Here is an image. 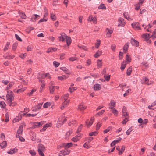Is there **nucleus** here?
Returning <instances> with one entry per match:
<instances>
[{
	"mask_svg": "<svg viewBox=\"0 0 156 156\" xmlns=\"http://www.w3.org/2000/svg\"><path fill=\"white\" fill-rule=\"evenodd\" d=\"M43 103H39L37 105L36 107L37 110L41 108V106H42Z\"/></svg>",
	"mask_w": 156,
	"mask_h": 156,
	"instance_id": "nucleus-59",
	"label": "nucleus"
},
{
	"mask_svg": "<svg viewBox=\"0 0 156 156\" xmlns=\"http://www.w3.org/2000/svg\"><path fill=\"white\" fill-rule=\"evenodd\" d=\"M8 94L6 95V98L7 99L8 101L11 102L14 99V97L13 95L12 94H9V91L7 92Z\"/></svg>",
	"mask_w": 156,
	"mask_h": 156,
	"instance_id": "nucleus-1",
	"label": "nucleus"
},
{
	"mask_svg": "<svg viewBox=\"0 0 156 156\" xmlns=\"http://www.w3.org/2000/svg\"><path fill=\"white\" fill-rule=\"evenodd\" d=\"M62 153L64 155H66L69 154L70 152V151H64L62 150L61 151Z\"/></svg>",
	"mask_w": 156,
	"mask_h": 156,
	"instance_id": "nucleus-31",
	"label": "nucleus"
},
{
	"mask_svg": "<svg viewBox=\"0 0 156 156\" xmlns=\"http://www.w3.org/2000/svg\"><path fill=\"white\" fill-rule=\"evenodd\" d=\"M101 61L99 60H98L97 62V67L98 68H101L102 66Z\"/></svg>",
	"mask_w": 156,
	"mask_h": 156,
	"instance_id": "nucleus-34",
	"label": "nucleus"
},
{
	"mask_svg": "<svg viewBox=\"0 0 156 156\" xmlns=\"http://www.w3.org/2000/svg\"><path fill=\"white\" fill-rule=\"evenodd\" d=\"M0 105L1 108H5L6 104L4 101H1L0 102Z\"/></svg>",
	"mask_w": 156,
	"mask_h": 156,
	"instance_id": "nucleus-28",
	"label": "nucleus"
},
{
	"mask_svg": "<svg viewBox=\"0 0 156 156\" xmlns=\"http://www.w3.org/2000/svg\"><path fill=\"white\" fill-rule=\"evenodd\" d=\"M76 120H74V121H72V122H69V123H68V125L69 126H72V125H76Z\"/></svg>",
	"mask_w": 156,
	"mask_h": 156,
	"instance_id": "nucleus-38",
	"label": "nucleus"
},
{
	"mask_svg": "<svg viewBox=\"0 0 156 156\" xmlns=\"http://www.w3.org/2000/svg\"><path fill=\"white\" fill-rule=\"evenodd\" d=\"M129 44V43H127L125 44V45L124 46L123 48V50L124 53H126V51H127Z\"/></svg>",
	"mask_w": 156,
	"mask_h": 156,
	"instance_id": "nucleus-13",
	"label": "nucleus"
},
{
	"mask_svg": "<svg viewBox=\"0 0 156 156\" xmlns=\"http://www.w3.org/2000/svg\"><path fill=\"white\" fill-rule=\"evenodd\" d=\"M149 36H150V34H147V33L144 34H143L142 35V37L143 38H144L145 41L147 39L149 38Z\"/></svg>",
	"mask_w": 156,
	"mask_h": 156,
	"instance_id": "nucleus-21",
	"label": "nucleus"
},
{
	"mask_svg": "<svg viewBox=\"0 0 156 156\" xmlns=\"http://www.w3.org/2000/svg\"><path fill=\"white\" fill-rule=\"evenodd\" d=\"M36 91V89H32L31 91V92L30 93H28L27 94L29 96H31L32 94H33V92H35Z\"/></svg>",
	"mask_w": 156,
	"mask_h": 156,
	"instance_id": "nucleus-52",
	"label": "nucleus"
},
{
	"mask_svg": "<svg viewBox=\"0 0 156 156\" xmlns=\"http://www.w3.org/2000/svg\"><path fill=\"white\" fill-rule=\"evenodd\" d=\"M140 8V5L139 3H138L136 4V7L135 8V9L137 10H138Z\"/></svg>",
	"mask_w": 156,
	"mask_h": 156,
	"instance_id": "nucleus-62",
	"label": "nucleus"
},
{
	"mask_svg": "<svg viewBox=\"0 0 156 156\" xmlns=\"http://www.w3.org/2000/svg\"><path fill=\"white\" fill-rule=\"evenodd\" d=\"M142 64L146 67H148L149 64L148 63L146 62H143L142 63Z\"/></svg>",
	"mask_w": 156,
	"mask_h": 156,
	"instance_id": "nucleus-58",
	"label": "nucleus"
},
{
	"mask_svg": "<svg viewBox=\"0 0 156 156\" xmlns=\"http://www.w3.org/2000/svg\"><path fill=\"white\" fill-rule=\"evenodd\" d=\"M9 44L10 43L9 42H7L6 43V45L4 48V50L5 51L8 49V47H9Z\"/></svg>",
	"mask_w": 156,
	"mask_h": 156,
	"instance_id": "nucleus-60",
	"label": "nucleus"
},
{
	"mask_svg": "<svg viewBox=\"0 0 156 156\" xmlns=\"http://www.w3.org/2000/svg\"><path fill=\"white\" fill-rule=\"evenodd\" d=\"M64 99L65 100V101L62 103V106L61 107V109H63L64 107H66L67 105L68 104L67 101V98H64Z\"/></svg>",
	"mask_w": 156,
	"mask_h": 156,
	"instance_id": "nucleus-11",
	"label": "nucleus"
},
{
	"mask_svg": "<svg viewBox=\"0 0 156 156\" xmlns=\"http://www.w3.org/2000/svg\"><path fill=\"white\" fill-rule=\"evenodd\" d=\"M93 88L95 91L99 90L101 89V86L99 84H96L94 85Z\"/></svg>",
	"mask_w": 156,
	"mask_h": 156,
	"instance_id": "nucleus-9",
	"label": "nucleus"
},
{
	"mask_svg": "<svg viewBox=\"0 0 156 156\" xmlns=\"http://www.w3.org/2000/svg\"><path fill=\"white\" fill-rule=\"evenodd\" d=\"M51 104L50 102H47L44 104L43 107L45 108H47L48 106H50Z\"/></svg>",
	"mask_w": 156,
	"mask_h": 156,
	"instance_id": "nucleus-36",
	"label": "nucleus"
},
{
	"mask_svg": "<svg viewBox=\"0 0 156 156\" xmlns=\"http://www.w3.org/2000/svg\"><path fill=\"white\" fill-rule=\"evenodd\" d=\"M126 59L125 61H126V62H130L131 61V59L130 58H129V55L128 54H127L126 55Z\"/></svg>",
	"mask_w": 156,
	"mask_h": 156,
	"instance_id": "nucleus-44",
	"label": "nucleus"
},
{
	"mask_svg": "<svg viewBox=\"0 0 156 156\" xmlns=\"http://www.w3.org/2000/svg\"><path fill=\"white\" fill-rule=\"evenodd\" d=\"M130 42L133 45L135 46L136 47L138 46L139 45V42L133 38L131 39Z\"/></svg>",
	"mask_w": 156,
	"mask_h": 156,
	"instance_id": "nucleus-2",
	"label": "nucleus"
},
{
	"mask_svg": "<svg viewBox=\"0 0 156 156\" xmlns=\"http://www.w3.org/2000/svg\"><path fill=\"white\" fill-rule=\"evenodd\" d=\"M7 145V143L6 142V141H4L0 145V146L1 148L3 149Z\"/></svg>",
	"mask_w": 156,
	"mask_h": 156,
	"instance_id": "nucleus-25",
	"label": "nucleus"
},
{
	"mask_svg": "<svg viewBox=\"0 0 156 156\" xmlns=\"http://www.w3.org/2000/svg\"><path fill=\"white\" fill-rule=\"evenodd\" d=\"M82 127V125L81 124L80 125V126L78 127V128L77 129V131H76L77 133H78L81 131Z\"/></svg>",
	"mask_w": 156,
	"mask_h": 156,
	"instance_id": "nucleus-57",
	"label": "nucleus"
},
{
	"mask_svg": "<svg viewBox=\"0 0 156 156\" xmlns=\"http://www.w3.org/2000/svg\"><path fill=\"white\" fill-rule=\"evenodd\" d=\"M37 115V114H27L26 115V117H30L31 116L32 117H34L36 116Z\"/></svg>",
	"mask_w": 156,
	"mask_h": 156,
	"instance_id": "nucleus-53",
	"label": "nucleus"
},
{
	"mask_svg": "<svg viewBox=\"0 0 156 156\" xmlns=\"http://www.w3.org/2000/svg\"><path fill=\"white\" fill-rule=\"evenodd\" d=\"M118 143V141H117V140H114L110 144L111 147H112L113 146L115 145L116 144Z\"/></svg>",
	"mask_w": 156,
	"mask_h": 156,
	"instance_id": "nucleus-46",
	"label": "nucleus"
},
{
	"mask_svg": "<svg viewBox=\"0 0 156 156\" xmlns=\"http://www.w3.org/2000/svg\"><path fill=\"white\" fill-rule=\"evenodd\" d=\"M81 135V134H79L78 135L72 138V140L74 142H76L80 139Z\"/></svg>",
	"mask_w": 156,
	"mask_h": 156,
	"instance_id": "nucleus-3",
	"label": "nucleus"
},
{
	"mask_svg": "<svg viewBox=\"0 0 156 156\" xmlns=\"http://www.w3.org/2000/svg\"><path fill=\"white\" fill-rule=\"evenodd\" d=\"M102 52L101 51H98L96 52L94 55V57L96 58H98L102 54Z\"/></svg>",
	"mask_w": 156,
	"mask_h": 156,
	"instance_id": "nucleus-20",
	"label": "nucleus"
},
{
	"mask_svg": "<svg viewBox=\"0 0 156 156\" xmlns=\"http://www.w3.org/2000/svg\"><path fill=\"white\" fill-rule=\"evenodd\" d=\"M137 24H139V23L138 22L137 23L136 22V23H132V24L131 25L133 28H135L136 27V26H137Z\"/></svg>",
	"mask_w": 156,
	"mask_h": 156,
	"instance_id": "nucleus-63",
	"label": "nucleus"
},
{
	"mask_svg": "<svg viewBox=\"0 0 156 156\" xmlns=\"http://www.w3.org/2000/svg\"><path fill=\"white\" fill-rule=\"evenodd\" d=\"M100 44V40H97L96 43H95V47L98 48Z\"/></svg>",
	"mask_w": 156,
	"mask_h": 156,
	"instance_id": "nucleus-32",
	"label": "nucleus"
},
{
	"mask_svg": "<svg viewBox=\"0 0 156 156\" xmlns=\"http://www.w3.org/2000/svg\"><path fill=\"white\" fill-rule=\"evenodd\" d=\"M112 129V127L109 126L106 129H105L104 131V133H106L109 132L110 130Z\"/></svg>",
	"mask_w": 156,
	"mask_h": 156,
	"instance_id": "nucleus-48",
	"label": "nucleus"
},
{
	"mask_svg": "<svg viewBox=\"0 0 156 156\" xmlns=\"http://www.w3.org/2000/svg\"><path fill=\"white\" fill-rule=\"evenodd\" d=\"M98 9H106V7L105 6V5L101 3L100 5L98 7Z\"/></svg>",
	"mask_w": 156,
	"mask_h": 156,
	"instance_id": "nucleus-24",
	"label": "nucleus"
},
{
	"mask_svg": "<svg viewBox=\"0 0 156 156\" xmlns=\"http://www.w3.org/2000/svg\"><path fill=\"white\" fill-rule=\"evenodd\" d=\"M13 85V83H10L7 86L6 89L7 90L10 89L11 87Z\"/></svg>",
	"mask_w": 156,
	"mask_h": 156,
	"instance_id": "nucleus-55",
	"label": "nucleus"
},
{
	"mask_svg": "<svg viewBox=\"0 0 156 156\" xmlns=\"http://www.w3.org/2000/svg\"><path fill=\"white\" fill-rule=\"evenodd\" d=\"M15 37L16 39L18 41L22 42V39L20 37L16 34H15Z\"/></svg>",
	"mask_w": 156,
	"mask_h": 156,
	"instance_id": "nucleus-50",
	"label": "nucleus"
},
{
	"mask_svg": "<svg viewBox=\"0 0 156 156\" xmlns=\"http://www.w3.org/2000/svg\"><path fill=\"white\" fill-rule=\"evenodd\" d=\"M50 17L51 19L54 21L56 20V17L55 15L53 14V13H52L50 14Z\"/></svg>",
	"mask_w": 156,
	"mask_h": 156,
	"instance_id": "nucleus-40",
	"label": "nucleus"
},
{
	"mask_svg": "<svg viewBox=\"0 0 156 156\" xmlns=\"http://www.w3.org/2000/svg\"><path fill=\"white\" fill-rule=\"evenodd\" d=\"M38 150H40V151H43L44 152L45 150V148L43 144H38Z\"/></svg>",
	"mask_w": 156,
	"mask_h": 156,
	"instance_id": "nucleus-8",
	"label": "nucleus"
},
{
	"mask_svg": "<svg viewBox=\"0 0 156 156\" xmlns=\"http://www.w3.org/2000/svg\"><path fill=\"white\" fill-rule=\"evenodd\" d=\"M20 16L21 17V18L23 19H25L26 17V15L23 13H21L20 15Z\"/></svg>",
	"mask_w": 156,
	"mask_h": 156,
	"instance_id": "nucleus-49",
	"label": "nucleus"
},
{
	"mask_svg": "<svg viewBox=\"0 0 156 156\" xmlns=\"http://www.w3.org/2000/svg\"><path fill=\"white\" fill-rule=\"evenodd\" d=\"M23 126H21L19 128L18 130L17 131V133L18 134H22L23 131Z\"/></svg>",
	"mask_w": 156,
	"mask_h": 156,
	"instance_id": "nucleus-29",
	"label": "nucleus"
},
{
	"mask_svg": "<svg viewBox=\"0 0 156 156\" xmlns=\"http://www.w3.org/2000/svg\"><path fill=\"white\" fill-rule=\"evenodd\" d=\"M72 132V130H71L68 131L66 134V137H68Z\"/></svg>",
	"mask_w": 156,
	"mask_h": 156,
	"instance_id": "nucleus-43",
	"label": "nucleus"
},
{
	"mask_svg": "<svg viewBox=\"0 0 156 156\" xmlns=\"http://www.w3.org/2000/svg\"><path fill=\"white\" fill-rule=\"evenodd\" d=\"M29 152L32 156H34L36 155V153L34 150H29Z\"/></svg>",
	"mask_w": 156,
	"mask_h": 156,
	"instance_id": "nucleus-33",
	"label": "nucleus"
},
{
	"mask_svg": "<svg viewBox=\"0 0 156 156\" xmlns=\"http://www.w3.org/2000/svg\"><path fill=\"white\" fill-rule=\"evenodd\" d=\"M149 79L147 77H145L144 79V81L143 83L145 84H147V85H150L151 83H149Z\"/></svg>",
	"mask_w": 156,
	"mask_h": 156,
	"instance_id": "nucleus-35",
	"label": "nucleus"
},
{
	"mask_svg": "<svg viewBox=\"0 0 156 156\" xmlns=\"http://www.w3.org/2000/svg\"><path fill=\"white\" fill-rule=\"evenodd\" d=\"M132 71V67L131 66L129 67L126 71V75L129 76L130 75Z\"/></svg>",
	"mask_w": 156,
	"mask_h": 156,
	"instance_id": "nucleus-19",
	"label": "nucleus"
},
{
	"mask_svg": "<svg viewBox=\"0 0 156 156\" xmlns=\"http://www.w3.org/2000/svg\"><path fill=\"white\" fill-rule=\"evenodd\" d=\"M94 120V117H91L90 121L89 122V123L87 125V127L88 128L90 127L93 123V121Z\"/></svg>",
	"mask_w": 156,
	"mask_h": 156,
	"instance_id": "nucleus-15",
	"label": "nucleus"
},
{
	"mask_svg": "<svg viewBox=\"0 0 156 156\" xmlns=\"http://www.w3.org/2000/svg\"><path fill=\"white\" fill-rule=\"evenodd\" d=\"M76 89H75V88L74 87H70L69 88V91L71 92L72 93L73 91H74Z\"/></svg>",
	"mask_w": 156,
	"mask_h": 156,
	"instance_id": "nucleus-64",
	"label": "nucleus"
},
{
	"mask_svg": "<svg viewBox=\"0 0 156 156\" xmlns=\"http://www.w3.org/2000/svg\"><path fill=\"white\" fill-rule=\"evenodd\" d=\"M21 118L22 116L21 115H20V116H17L16 118L14 119L13 120V122H18L21 119Z\"/></svg>",
	"mask_w": 156,
	"mask_h": 156,
	"instance_id": "nucleus-17",
	"label": "nucleus"
},
{
	"mask_svg": "<svg viewBox=\"0 0 156 156\" xmlns=\"http://www.w3.org/2000/svg\"><path fill=\"white\" fill-rule=\"evenodd\" d=\"M125 149V147L123 145L121 147V150L119 151V155L122 154L123 152L124 151Z\"/></svg>",
	"mask_w": 156,
	"mask_h": 156,
	"instance_id": "nucleus-27",
	"label": "nucleus"
},
{
	"mask_svg": "<svg viewBox=\"0 0 156 156\" xmlns=\"http://www.w3.org/2000/svg\"><path fill=\"white\" fill-rule=\"evenodd\" d=\"M17 150L18 149H16L15 148L13 149H10L9 151L7 152V153L10 154H12L16 152Z\"/></svg>",
	"mask_w": 156,
	"mask_h": 156,
	"instance_id": "nucleus-14",
	"label": "nucleus"
},
{
	"mask_svg": "<svg viewBox=\"0 0 156 156\" xmlns=\"http://www.w3.org/2000/svg\"><path fill=\"white\" fill-rule=\"evenodd\" d=\"M67 78V77L65 76V75H62V76H58V79L61 80H64Z\"/></svg>",
	"mask_w": 156,
	"mask_h": 156,
	"instance_id": "nucleus-41",
	"label": "nucleus"
},
{
	"mask_svg": "<svg viewBox=\"0 0 156 156\" xmlns=\"http://www.w3.org/2000/svg\"><path fill=\"white\" fill-rule=\"evenodd\" d=\"M61 36L58 37L59 40L60 41H63L65 39L66 37V35L64 33H62L60 34Z\"/></svg>",
	"mask_w": 156,
	"mask_h": 156,
	"instance_id": "nucleus-7",
	"label": "nucleus"
},
{
	"mask_svg": "<svg viewBox=\"0 0 156 156\" xmlns=\"http://www.w3.org/2000/svg\"><path fill=\"white\" fill-rule=\"evenodd\" d=\"M39 154L41 156H45L43 153V151H40V149L37 150Z\"/></svg>",
	"mask_w": 156,
	"mask_h": 156,
	"instance_id": "nucleus-54",
	"label": "nucleus"
},
{
	"mask_svg": "<svg viewBox=\"0 0 156 156\" xmlns=\"http://www.w3.org/2000/svg\"><path fill=\"white\" fill-rule=\"evenodd\" d=\"M57 50V48H48L46 51L47 53H49L50 52L53 51H55Z\"/></svg>",
	"mask_w": 156,
	"mask_h": 156,
	"instance_id": "nucleus-12",
	"label": "nucleus"
},
{
	"mask_svg": "<svg viewBox=\"0 0 156 156\" xmlns=\"http://www.w3.org/2000/svg\"><path fill=\"white\" fill-rule=\"evenodd\" d=\"M110 108L112 109V112L115 115H117V114L118 113V112L116 110V109L114 108L113 107H111Z\"/></svg>",
	"mask_w": 156,
	"mask_h": 156,
	"instance_id": "nucleus-18",
	"label": "nucleus"
},
{
	"mask_svg": "<svg viewBox=\"0 0 156 156\" xmlns=\"http://www.w3.org/2000/svg\"><path fill=\"white\" fill-rule=\"evenodd\" d=\"M49 87L50 92L51 93H52L54 91L55 86H49Z\"/></svg>",
	"mask_w": 156,
	"mask_h": 156,
	"instance_id": "nucleus-37",
	"label": "nucleus"
},
{
	"mask_svg": "<svg viewBox=\"0 0 156 156\" xmlns=\"http://www.w3.org/2000/svg\"><path fill=\"white\" fill-rule=\"evenodd\" d=\"M123 16L125 18L127 19L128 20H129L130 19V18H129V17H127L128 16V12H125L123 13Z\"/></svg>",
	"mask_w": 156,
	"mask_h": 156,
	"instance_id": "nucleus-39",
	"label": "nucleus"
},
{
	"mask_svg": "<svg viewBox=\"0 0 156 156\" xmlns=\"http://www.w3.org/2000/svg\"><path fill=\"white\" fill-rule=\"evenodd\" d=\"M87 107L86 106H84L82 105H79L78 109L80 111H82L86 108Z\"/></svg>",
	"mask_w": 156,
	"mask_h": 156,
	"instance_id": "nucleus-23",
	"label": "nucleus"
},
{
	"mask_svg": "<svg viewBox=\"0 0 156 156\" xmlns=\"http://www.w3.org/2000/svg\"><path fill=\"white\" fill-rule=\"evenodd\" d=\"M18 45V43H14L12 46V50L15 51L16 48L17 47Z\"/></svg>",
	"mask_w": 156,
	"mask_h": 156,
	"instance_id": "nucleus-42",
	"label": "nucleus"
},
{
	"mask_svg": "<svg viewBox=\"0 0 156 156\" xmlns=\"http://www.w3.org/2000/svg\"><path fill=\"white\" fill-rule=\"evenodd\" d=\"M72 143H64L62 144V146L64 147L66 149L68 148H70L72 146Z\"/></svg>",
	"mask_w": 156,
	"mask_h": 156,
	"instance_id": "nucleus-4",
	"label": "nucleus"
},
{
	"mask_svg": "<svg viewBox=\"0 0 156 156\" xmlns=\"http://www.w3.org/2000/svg\"><path fill=\"white\" fill-rule=\"evenodd\" d=\"M32 124V126L30 127L31 129H33L37 127H38L37 125V122L31 123Z\"/></svg>",
	"mask_w": 156,
	"mask_h": 156,
	"instance_id": "nucleus-16",
	"label": "nucleus"
},
{
	"mask_svg": "<svg viewBox=\"0 0 156 156\" xmlns=\"http://www.w3.org/2000/svg\"><path fill=\"white\" fill-rule=\"evenodd\" d=\"M97 134H98V132H97L94 131L93 132H92L90 133H89V136H92L93 135L95 136V135H97Z\"/></svg>",
	"mask_w": 156,
	"mask_h": 156,
	"instance_id": "nucleus-51",
	"label": "nucleus"
},
{
	"mask_svg": "<svg viewBox=\"0 0 156 156\" xmlns=\"http://www.w3.org/2000/svg\"><path fill=\"white\" fill-rule=\"evenodd\" d=\"M118 21L120 23L118 25V26H122L125 25L124 20L122 18H120L118 19Z\"/></svg>",
	"mask_w": 156,
	"mask_h": 156,
	"instance_id": "nucleus-6",
	"label": "nucleus"
},
{
	"mask_svg": "<svg viewBox=\"0 0 156 156\" xmlns=\"http://www.w3.org/2000/svg\"><path fill=\"white\" fill-rule=\"evenodd\" d=\"M126 61H123L121 63V66L120 68L122 71H123L125 68L126 66Z\"/></svg>",
	"mask_w": 156,
	"mask_h": 156,
	"instance_id": "nucleus-10",
	"label": "nucleus"
},
{
	"mask_svg": "<svg viewBox=\"0 0 156 156\" xmlns=\"http://www.w3.org/2000/svg\"><path fill=\"white\" fill-rule=\"evenodd\" d=\"M66 43L67 45L69 46L71 44V38L70 37H69V36H66Z\"/></svg>",
	"mask_w": 156,
	"mask_h": 156,
	"instance_id": "nucleus-22",
	"label": "nucleus"
},
{
	"mask_svg": "<svg viewBox=\"0 0 156 156\" xmlns=\"http://www.w3.org/2000/svg\"><path fill=\"white\" fill-rule=\"evenodd\" d=\"M132 127H130L128 130L126 132V134L127 135H129L130 134V132L132 131Z\"/></svg>",
	"mask_w": 156,
	"mask_h": 156,
	"instance_id": "nucleus-56",
	"label": "nucleus"
},
{
	"mask_svg": "<svg viewBox=\"0 0 156 156\" xmlns=\"http://www.w3.org/2000/svg\"><path fill=\"white\" fill-rule=\"evenodd\" d=\"M104 78L105 79V80H107V81H108L109 80L110 77V75H108V76H106L105 75L104 76Z\"/></svg>",
	"mask_w": 156,
	"mask_h": 156,
	"instance_id": "nucleus-47",
	"label": "nucleus"
},
{
	"mask_svg": "<svg viewBox=\"0 0 156 156\" xmlns=\"http://www.w3.org/2000/svg\"><path fill=\"white\" fill-rule=\"evenodd\" d=\"M39 74L41 78L44 79L45 77H46V76H47V75H49V73H47L46 74L39 73Z\"/></svg>",
	"mask_w": 156,
	"mask_h": 156,
	"instance_id": "nucleus-26",
	"label": "nucleus"
},
{
	"mask_svg": "<svg viewBox=\"0 0 156 156\" xmlns=\"http://www.w3.org/2000/svg\"><path fill=\"white\" fill-rule=\"evenodd\" d=\"M115 103L113 101H111V102L109 104V105L111 106H113V107L115 106Z\"/></svg>",
	"mask_w": 156,
	"mask_h": 156,
	"instance_id": "nucleus-61",
	"label": "nucleus"
},
{
	"mask_svg": "<svg viewBox=\"0 0 156 156\" xmlns=\"http://www.w3.org/2000/svg\"><path fill=\"white\" fill-rule=\"evenodd\" d=\"M60 69L65 72L67 74H69V72H68L69 71L68 69L66 67H62L60 68Z\"/></svg>",
	"mask_w": 156,
	"mask_h": 156,
	"instance_id": "nucleus-30",
	"label": "nucleus"
},
{
	"mask_svg": "<svg viewBox=\"0 0 156 156\" xmlns=\"http://www.w3.org/2000/svg\"><path fill=\"white\" fill-rule=\"evenodd\" d=\"M53 64L54 66L55 67H58L60 65V63H59L56 61H54L53 62Z\"/></svg>",
	"mask_w": 156,
	"mask_h": 156,
	"instance_id": "nucleus-45",
	"label": "nucleus"
},
{
	"mask_svg": "<svg viewBox=\"0 0 156 156\" xmlns=\"http://www.w3.org/2000/svg\"><path fill=\"white\" fill-rule=\"evenodd\" d=\"M40 18V16L37 14L33 15L31 18L30 21L32 22H35L37 19H39Z\"/></svg>",
	"mask_w": 156,
	"mask_h": 156,
	"instance_id": "nucleus-5",
	"label": "nucleus"
}]
</instances>
